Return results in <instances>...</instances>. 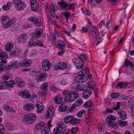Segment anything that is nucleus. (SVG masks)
Returning <instances> with one entry per match:
<instances>
[{
	"label": "nucleus",
	"mask_w": 134,
	"mask_h": 134,
	"mask_svg": "<svg viewBox=\"0 0 134 134\" xmlns=\"http://www.w3.org/2000/svg\"><path fill=\"white\" fill-rule=\"evenodd\" d=\"M58 46L59 47L60 50H63L65 48V44L64 42L60 40H59L57 41Z\"/></svg>",
	"instance_id": "25"
},
{
	"label": "nucleus",
	"mask_w": 134,
	"mask_h": 134,
	"mask_svg": "<svg viewBox=\"0 0 134 134\" xmlns=\"http://www.w3.org/2000/svg\"><path fill=\"white\" fill-rule=\"evenodd\" d=\"M68 107L64 104L61 105L59 107L58 110L60 112H64L66 109Z\"/></svg>",
	"instance_id": "38"
},
{
	"label": "nucleus",
	"mask_w": 134,
	"mask_h": 134,
	"mask_svg": "<svg viewBox=\"0 0 134 134\" xmlns=\"http://www.w3.org/2000/svg\"><path fill=\"white\" fill-rule=\"evenodd\" d=\"M51 43L53 46H55L56 44L57 41L56 38L54 36L52 35L51 37Z\"/></svg>",
	"instance_id": "46"
},
{
	"label": "nucleus",
	"mask_w": 134,
	"mask_h": 134,
	"mask_svg": "<svg viewBox=\"0 0 134 134\" xmlns=\"http://www.w3.org/2000/svg\"><path fill=\"white\" fill-rule=\"evenodd\" d=\"M5 66L4 64L0 62V73H3L5 70Z\"/></svg>",
	"instance_id": "45"
},
{
	"label": "nucleus",
	"mask_w": 134,
	"mask_h": 134,
	"mask_svg": "<svg viewBox=\"0 0 134 134\" xmlns=\"http://www.w3.org/2000/svg\"><path fill=\"white\" fill-rule=\"evenodd\" d=\"M31 62V60L25 59L21 60L19 64L22 67H26L30 65Z\"/></svg>",
	"instance_id": "9"
},
{
	"label": "nucleus",
	"mask_w": 134,
	"mask_h": 134,
	"mask_svg": "<svg viewBox=\"0 0 134 134\" xmlns=\"http://www.w3.org/2000/svg\"><path fill=\"white\" fill-rule=\"evenodd\" d=\"M12 5V2H7L6 5H4L2 7V9L4 11H6L9 9L10 7Z\"/></svg>",
	"instance_id": "30"
},
{
	"label": "nucleus",
	"mask_w": 134,
	"mask_h": 134,
	"mask_svg": "<svg viewBox=\"0 0 134 134\" xmlns=\"http://www.w3.org/2000/svg\"><path fill=\"white\" fill-rule=\"evenodd\" d=\"M58 4L60 5L62 10H63L64 8H66L68 4L65 1H62L58 2Z\"/></svg>",
	"instance_id": "33"
},
{
	"label": "nucleus",
	"mask_w": 134,
	"mask_h": 134,
	"mask_svg": "<svg viewBox=\"0 0 134 134\" xmlns=\"http://www.w3.org/2000/svg\"><path fill=\"white\" fill-rule=\"evenodd\" d=\"M118 125L121 126H126L127 124V122L126 121H122L121 120L119 121L118 122Z\"/></svg>",
	"instance_id": "43"
},
{
	"label": "nucleus",
	"mask_w": 134,
	"mask_h": 134,
	"mask_svg": "<svg viewBox=\"0 0 134 134\" xmlns=\"http://www.w3.org/2000/svg\"><path fill=\"white\" fill-rule=\"evenodd\" d=\"M36 115L34 113H29L25 114L23 117V121L28 124L33 123L37 119Z\"/></svg>",
	"instance_id": "2"
},
{
	"label": "nucleus",
	"mask_w": 134,
	"mask_h": 134,
	"mask_svg": "<svg viewBox=\"0 0 134 134\" xmlns=\"http://www.w3.org/2000/svg\"><path fill=\"white\" fill-rule=\"evenodd\" d=\"M108 125L109 127H111L115 129L118 128L117 124L116 122L114 121L108 123Z\"/></svg>",
	"instance_id": "34"
},
{
	"label": "nucleus",
	"mask_w": 134,
	"mask_h": 134,
	"mask_svg": "<svg viewBox=\"0 0 134 134\" xmlns=\"http://www.w3.org/2000/svg\"><path fill=\"white\" fill-rule=\"evenodd\" d=\"M63 94L66 100L70 102L73 101L78 96V93L76 92L65 90L64 91Z\"/></svg>",
	"instance_id": "1"
},
{
	"label": "nucleus",
	"mask_w": 134,
	"mask_h": 134,
	"mask_svg": "<svg viewBox=\"0 0 134 134\" xmlns=\"http://www.w3.org/2000/svg\"><path fill=\"white\" fill-rule=\"evenodd\" d=\"M128 101V105L131 107V110H132V113H133V111H132L133 108L134 107L133 104H134V102L133 99L131 98H130Z\"/></svg>",
	"instance_id": "35"
},
{
	"label": "nucleus",
	"mask_w": 134,
	"mask_h": 134,
	"mask_svg": "<svg viewBox=\"0 0 134 134\" xmlns=\"http://www.w3.org/2000/svg\"><path fill=\"white\" fill-rule=\"evenodd\" d=\"M118 114L119 115L120 117L122 119L125 120L127 118V114L125 111L119 112L118 113Z\"/></svg>",
	"instance_id": "26"
},
{
	"label": "nucleus",
	"mask_w": 134,
	"mask_h": 134,
	"mask_svg": "<svg viewBox=\"0 0 134 134\" xmlns=\"http://www.w3.org/2000/svg\"><path fill=\"white\" fill-rule=\"evenodd\" d=\"M38 124H39L40 127H41L42 129H43L44 127H45V126L46 124L44 122L41 121L38 123Z\"/></svg>",
	"instance_id": "64"
},
{
	"label": "nucleus",
	"mask_w": 134,
	"mask_h": 134,
	"mask_svg": "<svg viewBox=\"0 0 134 134\" xmlns=\"http://www.w3.org/2000/svg\"><path fill=\"white\" fill-rule=\"evenodd\" d=\"M58 126L56 127L60 128L63 129L62 127L64 126V123L63 122H59L57 125Z\"/></svg>",
	"instance_id": "61"
},
{
	"label": "nucleus",
	"mask_w": 134,
	"mask_h": 134,
	"mask_svg": "<svg viewBox=\"0 0 134 134\" xmlns=\"http://www.w3.org/2000/svg\"><path fill=\"white\" fill-rule=\"evenodd\" d=\"M42 129L41 128L39 125V124H37L36 126L35 129V131H40L41 129Z\"/></svg>",
	"instance_id": "57"
},
{
	"label": "nucleus",
	"mask_w": 134,
	"mask_h": 134,
	"mask_svg": "<svg viewBox=\"0 0 134 134\" xmlns=\"http://www.w3.org/2000/svg\"><path fill=\"white\" fill-rule=\"evenodd\" d=\"M30 2L32 11H36L38 9L39 5L36 0H30Z\"/></svg>",
	"instance_id": "10"
},
{
	"label": "nucleus",
	"mask_w": 134,
	"mask_h": 134,
	"mask_svg": "<svg viewBox=\"0 0 134 134\" xmlns=\"http://www.w3.org/2000/svg\"><path fill=\"white\" fill-rule=\"evenodd\" d=\"M67 65L64 62H60L58 63L57 65L55 66V70H57L59 69L62 70H64L66 69Z\"/></svg>",
	"instance_id": "13"
},
{
	"label": "nucleus",
	"mask_w": 134,
	"mask_h": 134,
	"mask_svg": "<svg viewBox=\"0 0 134 134\" xmlns=\"http://www.w3.org/2000/svg\"><path fill=\"white\" fill-rule=\"evenodd\" d=\"M36 107L37 109V113L38 114L42 113L44 110V106L43 104L42 103L38 102L36 104Z\"/></svg>",
	"instance_id": "14"
},
{
	"label": "nucleus",
	"mask_w": 134,
	"mask_h": 134,
	"mask_svg": "<svg viewBox=\"0 0 134 134\" xmlns=\"http://www.w3.org/2000/svg\"><path fill=\"white\" fill-rule=\"evenodd\" d=\"M20 53V52L17 49L14 51H12L10 54L12 56L15 55L19 54Z\"/></svg>",
	"instance_id": "53"
},
{
	"label": "nucleus",
	"mask_w": 134,
	"mask_h": 134,
	"mask_svg": "<svg viewBox=\"0 0 134 134\" xmlns=\"http://www.w3.org/2000/svg\"><path fill=\"white\" fill-rule=\"evenodd\" d=\"M52 66V64L47 59H44L42 62V70L44 71H48L51 68Z\"/></svg>",
	"instance_id": "6"
},
{
	"label": "nucleus",
	"mask_w": 134,
	"mask_h": 134,
	"mask_svg": "<svg viewBox=\"0 0 134 134\" xmlns=\"http://www.w3.org/2000/svg\"><path fill=\"white\" fill-rule=\"evenodd\" d=\"M127 85V82H120L118 83L116 87L117 89H120L125 87Z\"/></svg>",
	"instance_id": "22"
},
{
	"label": "nucleus",
	"mask_w": 134,
	"mask_h": 134,
	"mask_svg": "<svg viewBox=\"0 0 134 134\" xmlns=\"http://www.w3.org/2000/svg\"><path fill=\"white\" fill-rule=\"evenodd\" d=\"M47 77V74L46 72L41 73L35 78V80L38 82L45 80Z\"/></svg>",
	"instance_id": "12"
},
{
	"label": "nucleus",
	"mask_w": 134,
	"mask_h": 134,
	"mask_svg": "<svg viewBox=\"0 0 134 134\" xmlns=\"http://www.w3.org/2000/svg\"><path fill=\"white\" fill-rule=\"evenodd\" d=\"M82 12L84 14L86 15H89L90 14V13L89 11H88L86 9H85L82 8Z\"/></svg>",
	"instance_id": "55"
},
{
	"label": "nucleus",
	"mask_w": 134,
	"mask_h": 134,
	"mask_svg": "<svg viewBox=\"0 0 134 134\" xmlns=\"http://www.w3.org/2000/svg\"><path fill=\"white\" fill-rule=\"evenodd\" d=\"M81 122L80 119H77L75 118H72L71 124L72 125H75Z\"/></svg>",
	"instance_id": "44"
},
{
	"label": "nucleus",
	"mask_w": 134,
	"mask_h": 134,
	"mask_svg": "<svg viewBox=\"0 0 134 134\" xmlns=\"http://www.w3.org/2000/svg\"><path fill=\"white\" fill-rule=\"evenodd\" d=\"M71 13L70 12H67L64 13V16L66 19V21H67L69 18L70 17Z\"/></svg>",
	"instance_id": "47"
},
{
	"label": "nucleus",
	"mask_w": 134,
	"mask_h": 134,
	"mask_svg": "<svg viewBox=\"0 0 134 134\" xmlns=\"http://www.w3.org/2000/svg\"><path fill=\"white\" fill-rule=\"evenodd\" d=\"M1 23L4 28H9L12 25V23L9 18L5 16H3L2 18Z\"/></svg>",
	"instance_id": "4"
},
{
	"label": "nucleus",
	"mask_w": 134,
	"mask_h": 134,
	"mask_svg": "<svg viewBox=\"0 0 134 134\" xmlns=\"http://www.w3.org/2000/svg\"><path fill=\"white\" fill-rule=\"evenodd\" d=\"M75 5V3H72L69 5V10H71L72 9H74L75 8L74 7Z\"/></svg>",
	"instance_id": "63"
},
{
	"label": "nucleus",
	"mask_w": 134,
	"mask_h": 134,
	"mask_svg": "<svg viewBox=\"0 0 134 134\" xmlns=\"http://www.w3.org/2000/svg\"><path fill=\"white\" fill-rule=\"evenodd\" d=\"M78 130L79 129L78 128L73 127L70 130V132L71 134H75Z\"/></svg>",
	"instance_id": "49"
},
{
	"label": "nucleus",
	"mask_w": 134,
	"mask_h": 134,
	"mask_svg": "<svg viewBox=\"0 0 134 134\" xmlns=\"http://www.w3.org/2000/svg\"><path fill=\"white\" fill-rule=\"evenodd\" d=\"M14 83L15 82L13 80H10L8 81L5 82V84H6V85L5 88L7 87L13 88V85L14 84Z\"/></svg>",
	"instance_id": "27"
},
{
	"label": "nucleus",
	"mask_w": 134,
	"mask_h": 134,
	"mask_svg": "<svg viewBox=\"0 0 134 134\" xmlns=\"http://www.w3.org/2000/svg\"><path fill=\"white\" fill-rule=\"evenodd\" d=\"M35 108L33 104L30 103H27L24 105L23 108L26 111H31L33 110Z\"/></svg>",
	"instance_id": "15"
},
{
	"label": "nucleus",
	"mask_w": 134,
	"mask_h": 134,
	"mask_svg": "<svg viewBox=\"0 0 134 134\" xmlns=\"http://www.w3.org/2000/svg\"><path fill=\"white\" fill-rule=\"evenodd\" d=\"M72 118L73 116L71 115H70L64 118V121L66 123H69L70 122L71 123Z\"/></svg>",
	"instance_id": "36"
},
{
	"label": "nucleus",
	"mask_w": 134,
	"mask_h": 134,
	"mask_svg": "<svg viewBox=\"0 0 134 134\" xmlns=\"http://www.w3.org/2000/svg\"><path fill=\"white\" fill-rule=\"evenodd\" d=\"M75 104H73L72 105L71 107L69 109V112L71 113L74 111V109L76 108Z\"/></svg>",
	"instance_id": "59"
},
{
	"label": "nucleus",
	"mask_w": 134,
	"mask_h": 134,
	"mask_svg": "<svg viewBox=\"0 0 134 134\" xmlns=\"http://www.w3.org/2000/svg\"><path fill=\"white\" fill-rule=\"evenodd\" d=\"M116 119V118L112 115H110L108 116L106 119V121L108 123L114 121Z\"/></svg>",
	"instance_id": "31"
},
{
	"label": "nucleus",
	"mask_w": 134,
	"mask_h": 134,
	"mask_svg": "<svg viewBox=\"0 0 134 134\" xmlns=\"http://www.w3.org/2000/svg\"><path fill=\"white\" fill-rule=\"evenodd\" d=\"M63 131V129L55 127L53 130V134H60Z\"/></svg>",
	"instance_id": "37"
},
{
	"label": "nucleus",
	"mask_w": 134,
	"mask_h": 134,
	"mask_svg": "<svg viewBox=\"0 0 134 134\" xmlns=\"http://www.w3.org/2000/svg\"><path fill=\"white\" fill-rule=\"evenodd\" d=\"M124 64L126 66H130L132 67L133 64L132 63L127 59H126L124 61Z\"/></svg>",
	"instance_id": "41"
},
{
	"label": "nucleus",
	"mask_w": 134,
	"mask_h": 134,
	"mask_svg": "<svg viewBox=\"0 0 134 134\" xmlns=\"http://www.w3.org/2000/svg\"><path fill=\"white\" fill-rule=\"evenodd\" d=\"M88 84L90 88L91 89L93 88L94 87L96 86V85L92 81H90L88 83Z\"/></svg>",
	"instance_id": "50"
},
{
	"label": "nucleus",
	"mask_w": 134,
	"mask_h": 134,
	"mask_svg": "<svg viewBox=\"0 0 134 134\" xmlns=\"http://www.w3.org/2000/svg\"><path fill=\"white\" fill-rule=\"evenodd\" d=\"M2 78L3 80L6 81L9 79V76L8 75H3L2 76Z\"/></svg>",
	"instance_id": "58"
},
{
	"label": "nucleus",
	"mask_w": 134,
	"mask_h": 134,
	"mask_svg": "<svg viewBox=\"0 0 134 134\" xmlns=\"http://www.w3.org/2000/svg\"><path fill=\"white\" fill-rule=\"evenodd\" d=\"M47 16L48 19L49 20H51L52 18V14L55 13V11L54 9L52 10H49V11L46 12Z\"/></svg>",
	"instance_id": "28"
},
{
	"label": "nucleus",
	"mask_w": 134,
	"mask_h": 134,
	"mask_svg": "<svg viewBox=\"0 0 134 134\" xmlns=\"http://www.w3.org/2000/svg\"><path fill=\"white\" fill-rule=\"evenodd\" d=\"M27 37L26 34L22 33L19 35L18 40L20 43H25L26 42Z\"/></svg>",
	"instance_id": "17"
},
{
	"label": "nucleus",
	"mask_w": 134,
	"mask_h": 134,
	"mask_svg": "<svg viewBox=\"0 0 134 134\" xmlns=\"http://www.w3.org/2000/svg\"><path fill=\"white\" fill-rule=\"evenodd\" d=\"M42 24V23L41 20L40 19L38 18L37 21L35 23L34 25L36 27H38L41 26Z\"/></svg>",
	"instance_id": "51"
},
{
	"label": "nucleus",
	"mask_w": 134,
	"mask_h": 134,
	"mask_svg": "<svg viewBox=\"0 0 134 134\" xmlns=\"http://www.w3.org/2000/svg\"><path fill=\"white\" fill-rule=\"evenodd\" d=\"M18 94L22 98L26 99H28L31 97L30 95L27 90H24L19 92L18 93Z\"/></svg>",
	"instance_id": "11"
},
{
	"label": "nucleus",
	"mask_w": 134,
	"mask_h": 134,
	"mask_svg": "<svg viewBox=\"0 0 134 134\" xmlns=\"http://www.w3.org/2000/svg\"><path fill=\"white\" fill-rule=\"evenodd\" d=\"M87 80V76L79 75L76 77V81L78 83H83L86 82Z\"/></svg>",
	"instance_id": "19"
},
{
	"label": "nucleus",
	"mask_w": 134,
	"mask_h": 134,
	"mask_svg": "<svg viewBox=\"0 0 134 134\" xmlns=\"http://www.w3.org/2000/svg\"><path fill=\"white\" fill-rule=\"evenodd\" d=\"M91 31L92 35L94 37L97 38L99 35V32L98 30L96 27L94 26L91 28Z\"/></svg>",
	"instance_id": "18"
},
{
	"label": "nucleus",
	"mask_w": 134,
	"mask_h": 134,
	"mask_svg": "<svg viewBox=\"0 0 134 134\" xmlns=\"http://www.w3.org/2000/svg\"><path fill=\"white\" fill-rule=\"evenodd\" d=\"M73 88L75 91H83L84 89V86L81 84H79L75 86V83H73Z\"/></svg>",
	"instance_id": "21"
},
{
	"label": "nucleus",
	"mask_w": 134,
	"mask_h": 134,
	"mask_svg": "<svg viewBox=\"0 0 134 134\" xmlns=\"http://www.w3.org/2000/svg\"><path fill=\"white\" fill-rule=\"evenodd\" d=\"M93 104V103L91 101H88L85 102L83 105V106L86 108H88L92 107Z\"/></svg>",
	"instance_id": "42"
},
{
	"label": "nucleus",
	"mask_w": 134,
	"mask_h": 134,
	"mask_svg": "<svg viewBox=\"0 0 134 134\" xmlns=\"http://www.w3.org/2000/svg\"><path fill=\"white\" fill-rule=\"evenodd\" d=\"M14 8L18 11H21L26 7V4L21 0H13Z\"/></svg>",
	"instance_id": "3"
},
{
	"label": "nucleus",
	"mask_w": 134,
	"mask_h": 134,
	"mask_svg": "<svg viewBox=\"0 0 134 134\" xmlns=\"http://www.w3.org/2000/svg\"><path fill=\"white\" fill-rule=\"evenodd\" d=\"M13 44L12 42H7L5 45V50L7 52H10L13 47Z\"/></svg>",
	"instance_id": "23"
},
{
	"label": "nucleus",
	"mask_w": 134,
	"mask_h": 134,
	"mask_svg": "<svg viewBox=\"0 0 134 134\" xmlns=\"http://www.w3.org/2000/svg\"><path fill=\"white\" fill-rule=\"evenodd\" d=\"M83 102L82 100L81 99H79L77 100L75 102L76 107L81 105L83 103Z\"/></svg>",
	"instance_id": "52"
},
{
	"label": "nucleus",
	"mask_w": 134,
	"mask_h": 134,
	"mask_svg": "<svg viewBox=\"0 0 134 134\" xmlns=\"http://www.w3.org/2000/svg\"><path fill=\"white\" fill-rule=\"evenodd\" d=\"M48 85V83H45L42 84L41 86V88L43 90L46 91L47 90Z\"/></svg>",
	"instance_id": "48"
},
{
	"label": "nucleus",
	"mask_w": 134,
	"mask_h": 134,
	"mask_svg": "<svg viewBox=\"0 0 134 134\" xmlns=\"http://www.w3.org/2000/svg\"><path fill=\"white\" fill-rule=\"evenodd\" d=\"M6 86L4 82H0V90L5 89Z\"/></svg>",
	"instance_id": "56"
},
{
	"label": "nucleus",
	"mask_w": 134,
	"mask_h": 134,
	"mask_svg": "<svg viewBox=\"0 0 134 134\" xmlns=\"http://www.w3.org/2000/svg\"><path fill=\"white\" fill-rule=\"evenodd\" d=\"M29 45L30 47L38 46L40 47H44V45L40 41L37 40L31 39L29 43Z\"/></svg>",
	"instance_id": "7"
},
{
	"label": "nucleus",
	"mask_w": 134,
	"mask_h": 134,
	"mask_svg": "<svg viewBox=\"0 0 134 134\" xmlns=\"http://www.w3.org/2000/svg\"><path fill=\"white\" fill-rule=\"evenodd\" d=\"M64 99L63 98L60 97L59 96H57L54 98V100L56 104H59L63 102Z\"/></svg>",
	"instance_id": "24"
},
{
	"label": "nucleus",
	"mask_w": 134,
	"mask_h": 134,
	"mask_svg": "<svg viewBox=\"0 0 134 134\" xmlns=\"http://www.w3.org/2000/svg\"><path fill=\"white\" fill-rule=\"evenodd\" d=\"M90 71L88 69H84L81 71L79 73V75L82 76H86L90 74Z\"/></svg>",
	"instance_id": "29"
},
{
	"label": "nucleus",
	"mask_w": 134,
	"mask_h": 134,
	"mask_svg": "<svg viewBox=\"0 0 134 134\" xmlns=\"http://www.w3.org/2000/svg\"><path fill=\"white\" fill-rule=\"evenodd\" d=\"M41 134H51L50 131V129L47 127H46L41 131Z\"/></svg>",
	"instance_id": "32"
},
{
	"label": "nucleus",
	"mask_w": 134,
	"mask_h": 134,
	"mask_svg": "<svg viewBox=\"0 0 134 134\" xmlns=\"http://www.w3.org/2000/svg\"><path fill=\"white\" fill-rule=\"evenodd\" d=\"M38 19L35 17H30L28 18V20L29 21L32 22L34 25Z\"/></svg>",
	"instance_id": "40"
},
{
	"label": "nucleus",
	"mask_w": 134,
	"mask_h": 134,
	"mask_svg": "<svg viewBox=\"0 0 134 134\" xmlns=\"http://www.w3.org/2000/svg\"><path fill=\"white\" fill-rule=\"evenodd\" d=\"M92 93V91L91 89L86 90L83 93L82 97L85 99H87Z\"/></svg>",
	"instance_id": "20"
},
{
	"label": "nucleus",
	"mask_w": 134,
	"mask_h": 134,
	"mask_svg": "<svg viewBox=\"0 0 134 134\" xmlns=\"http://www.w3.org/2000/svg\"><path fill=\"white\" fill-rule=\"evenodd\" d=\"M43 31L40 29H36L34 32L32 34V36L33 38L39 37L43 33Z\"/></svg>",
	"instance_id": "16"
},
{
	"label": "nucleus",
	"mask_w": 134,
	"mask_h": 134,
	"mask_svg": "<svg viewBox=\"0 0 134 134\" xmlns=\"http://www.w3.org/2000/svg\"><path fill=\"white\" fill-rule=\"evenodd\" d=\"M54 113V110L53 106L49 107L47 112L45 114V117L48 119L50 117H52Z\"/></svg>",
	"instance_id": "8"
},
{
	"label": "nucleus",
	"mask_w": 134,
	"mask_h": 134,
	"mask_svg": "<svg viewBox=\"0 0 134 134\" xmlns=\"http://www.w3.org/2000/svg\"><path fill=\"white\" fill-rule=\"evenodd\" d=\"M120 102H118L117 103V105L116 106L114 107L113 108V109L114 110H117L119 109L120 108Z\"/></svg>",
	"instance_id": "60"
},
{
	"label": "nucleus",
	"mask_w": 134,
	"mask_h": 134,
	"mask_svg": "<svg viewBox=\"0 0 134 134\" xmlns=\"http://www.w3.org/2000/svg\"><path fill=\"white\" fill-rule=\"evenodd\" d=\"M119 96V94L117 93H114L111 94V97L114 99L117 98Z\"/></svg>",
	"instance_id": "54"
},
{
	"label": "nucleus",
	"mask_w": 134,
	"mask_h": 134,
	"mask_svg": "<svg viewBox=\"0 0 134 134\" xmlns=\"http://www.w3.org/2000/svg\"><path fill=\"white\" fill-rule=\"evenodd\" d=\"M74 65L76 68L79 69L82 68L83 66V61L79 58H75L72 60Z\"/></svg>",
	"instance_id": "5"
},
{
	"label": "nucleus",
	"mask_w": 134,
	"mask_h": 134,
	"mask_svg": "<svg viewBox=\"0 0 134 134\" xmlns=\"http://www.w3.org/2000/svg\"><path fill=\"white\" fill-rule=\"evenodd\" d=\"M8 55L4 52H0V58L2 60H5L8 58Z\"/></svg>",
	"instance_id": "39"
},
{
	"label": "nucleus",
	"mask_w": 134,
	"mask_h": 134,
	"mask_svg": "<svg viewBox=\"0 0 134 134\" xmlns=\"http://www.w3.org/2000/svg\"><path fill=\"white\" fill-rule=\"evenodd\" d=\"M99 37V36L97 38H95L96 39L95 42L96 43V44L97 45H98L102 41V40L101 38H98Z\"/></svg>",
	"instance_id": "62"
}]
</instances>
